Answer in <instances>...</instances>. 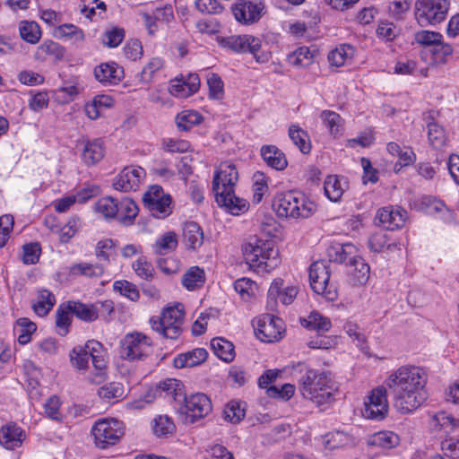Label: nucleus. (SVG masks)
<instances>
[{"label":"nucleus","mask_w":459,"mask_h":459,"mask_svg":"<svg viewBox=\"0 0 459 459\" xmlns=\"http://www.w3.org/2000/svg\"><path fill=\"white\" fill-rule=\"evenodd\" d=\"M385 384L394 407L401 414L414 411L427 399V375L421 368L402 366L388 376Z\"/></svg>","instance_id":"f257e3e1"},{"label":"nucleus","mask_w":459,"mask_h":459,"mask_svg":"<svg viewBox=\"0 0 459 459\" xmlns=\"http://www.w3.org/2000/svg\"><path fill=\"white\" fill-rule=\"evenodd\" d=\"M298 368L300 374L298 384L302 396L318 407L331 405L338 388L330 373L308 368L304 364H299Z\"/></svg>","instance_id":"f03ea898"},{"label":"nucleus","mask_w":459,"mask_h":459,"mask_svg":"<svg viewBox=\"0 0 459 459\" xmlns=\"http://www.w3.org/2000/svg\"><path fill=\"white\" fill-rule=\"evenodd\" d=\"M273 207L280 217L307 219L316 211V204L300 193L289 191L278 194Z\"/></svg>","instance_id":"7ed1b4c3"},{"label":"nucleus","mask_w":459,"mask_h":459,"mask_svg":"<svg viewBox=\"0 0 459 459\" xmlns=\"http://www.w3.org/2000/svg\"><path fill=\"white\" fill-rule=\"evenodd\" d=\"M184 311L183 306L178 304L163 309L160 317H152L150 324L152 329L165 338L177 339L182 331Z\"/></svg>","instance_id":"20e7f679"},{"label":"nucleus","mask_w":459,"mask_h":459,"mask_svg":"<svg viewBox=\"0 0 459 459\" xmlns=\"http://www.w3.org/2000/svg\"><path fill=\"white\" fill-rule=\"evenodd\" d=\"M449 0H416L415 18L422 26L436 25L446 19Z\"/></svg>","instance_id":"39448f33"},{"label":"nucleus","mask_w":459,"mask_h":459,"mask_svg":"<svg viewBox=\"0 0 459 459\" xmlns=\"http://www.w3.org/2000/svg\"><path fill=\"white\" fill-rule=\"evenodd\" d=\"M91 433L98 447L105 449L116 445L125 434L123 422L116 419L100 420L92 427Z\"/></svg>","instance_id":"423d86ee"},{"label":"nucleus","mask_w":459,"mask_h":459,"mask_svg":"<svg viewBox=\"0 0 459 459\" xmlns=\"http://www.w3.org/2000/svg\"><path fill=\"white\" fill-rule=\"evenodd\" d=\"M177 410L185 416L186 421L194 423L212 411V403L210 398L203 393L185 394L184 400L177 407Z\"/></svg>","instance_id":"0eeeda50"},{"label":"nucleus","mask_w":459,"mask_h":459,"mask_svg":"<svg viewBox=\"0 0 459 459\" xmlns=\"http://www.w3.org/2000/svg\"><path fill=\"white\" fill-rule=\"evenodd\" d=\"M151 347V339L143 333H127L120 342V357L129 361L142 360L148 356Z\"/></svg>","instance_id":"6e6552de"},{"label":"nucleus","mask_w":459,"mask_h":459,"mask_svg":"<svg viewBox=\"0 0 459 459\" xmlns=\"http://www.w3.org/2000/svg\"><path fill=\"white\" fill-rule=\"evenodd\" d=\"M331 276L330 262L319 260L314 262L309 267V281L313 290L328 299L335 297V288L329 282Z\"/></svg>","instance_id":"1a4fd4ad"},{"label":"nucleus","mask_w":459,"mask_h":459,"mask_svg":"<svg viewBox=\"0 0 459 459\" xmlns=\"http://www.w3.org/2000/svg\"><path fill=\"white\" fill-rule=\"evenodd\" d=\"M143 205L151 214L158 219L169 216L171 210V197L165 194L161 186L154 185L143 196Z\"/></svg>","instance_id":"9d476101"},{"label":"nucleus","mask_w":459,"mask_h":459,"mask_svg":"<svg viewBox=\"0 0 459 459\" xmlns=\"http://www.w3.org/2000/svg\"><path fill=\"white\" fill-rule=\"evenodd\" d=\"M387 390L384 386H378L371 391L365 403L362 414L366 419L382 420L388 413Z\"/></svg>","instance_id":"9b49d317"},{"label":"nucleus","mask_w":459,"mask_h":459,"mask_svg":"<svg viewBox=\"0 0 459 459\" xmlns=\"http://www.w3.org/2000/svg\"><path fill=\"white\" fill-rule=\"evenodd\" d=\"M238 180V173L233 163L222 162L214 172L212 179V192L214 195L234 191Z\"/></svg>","instance_id":"f8f14e48"},{"label":"nucleus","mask_w":459,"mask_h":459,"mask_svg":"<svg viewBox=\"0 0 459 459\" xmlns=\"http://www.w3.org/2000/svg\"><path fill=\"white\" fill-rule=\"evenodd\" d=\"M219 44L225 48L234 52H249L256 56V53L261 48V40L250 35H233L229 37H218ZM260 62L259 57H255Z\"/></svg>","instance_id":"ddd939ff"},{"label":"nucleus","mask_w":459,"mask_h":459,"mask_svg":"<svg viewBox=\"0 0 459 459\" xmlns=\"http://www.w3.org/2000/svg\"><path fill=\"white\" fill-rule=\"evenodd\" d=\"M256 337L264 342L279 340L282 333V321L279 317L265 315L256 320L255 326Z\"/></svg>","instance_id":"4468645a"},{"label":"nucleus","mask_w":459,"mask_h":459,"mask_svg":"<svg viewBox=\"0 0 459 459\" xmlns=\"http://www.w3.org/2000/svg\"><path fill=\"white\" fill-rule=\"evenodd\" d=\"M144 176L143 168L126 167L114 178L113 186L123 192L136 191Z\"/></svg>","instance_id":"2eb2a0df"},{"label":"nucleus","mask_w":459,"mask_h":459,"mask_svg":"<svg viewBox=\"0 0 459 459\" xmlns=\"http://www.w3.org/2000/svg\"><path fill=\"white\" fill-rule=\"evenodd\" d=\"M264 9L261 2L238 1L233 7V13L238 22L247 24L257 22Z\"/></svg>","instance_id":"dca6fc26"},{"label":"nucleus","mask_w":459,"mask_h":459,"mask_svg":"<svg viewBox=\"0 0 459 459\" xmlns=\"http://www.w3.org/2000/svg\"><path fill=\"white\" fill-rule=\"evenodd\" d=\"M283 281L281 279L274 280L269 290L267 295V307L273 310L277 305V299L284 305H289L293 302L298 294V289L294 286H289L281 290Z\"/></svg>","instance_id":"f3484780"},{"label":"nucleus","mask_w":459,"mask_h":459,"mask_svg":"<svg viewBox=\"0 0 459 459\" xmlns=\"http://www.w3.org/2000/svg\"><path fill=\"white\" fill-rule=\"evenodd\" d=\"M407 212L401 208L383 207L377 211L376 220L389 230L402 228L406 221Z\"/></svg>","instance_id":"a211bd4d"},{"label":"nucleus","mask_w":459,"mask_h":459,"mask_svg":"<svg viewBox=\"0 0 459 459\" xmlns=\"http://www.w3.org/2000/svg\"><path fill=\"white\" fill-rule=\"evenodd\" d=\"M94 76L104 85H116L124 77V70L117 64L102 63L94 69Z\"/></svg>","instance_id":"6ab92c4d"},{"label":"nucleus","mask_w":459,"mask_h":459,"mask_svg":"<svg viewBox=\"0 0 459 459\" xmlns=\"http://www.w3.org/2000/svg\"><path fill=\"white\" fill-rule=\"evenodd\" d=\"M215 199L219 206L225 208L232 215L244 213L249 207L248 202L236 196L234 191L217 194Z\"/></svg>","instance_id":"aec40b11"},{"label":"nucleus","mask_w":459,"mask_h":459,"mask_svg":"<svg viewBox=\"0 0 459 459\" xmlns=\"http://www.w3.org/2000/svg\"><path fill=\"white\" fill-rule=\"evenodd\" d=\"M24 438V431L15 424H6L0 429V445L6 449L20 447Z\"/></svg>","instance_id":"412c9836"},{"label":"nucleus","mask_w":459,"mask_h":459,"mask_svg":"<svg viewBox=\"0 0 459 459\" xmlns=\"http://www.w3.org/2000/svg\"><path fill=\"white\" fill-rule=\"evenodd\" d=\"M437 112L431 110L424 114V120L428 127V139L434 148H441L446 144V134L442 126L434 121Z\"/></svg>","instance_id":"4be33fe9"},{"label":"nucleus","mask_w":459,"mask_h":459,"mask_svg":"<svg viewBox=\"0 0 459 459\" xmlns=\"http://www.w3.org/2000/svg\"><path fill=\"white\" fill-rule=\"evenodd\" d=\"M157 392L164 398L173 400L178 406L184 400L186 394L183 383L175 378H169L160 382L157 387Z\"/></svg>","instance_id":"5701e85b"},{"label":"nucleus","mask_w":459,"mask_h":459,"mask_svg":"<svg viewBox=\"0 0 459 459\" xmlns=\"http://www.w3.org/2000/svg\"><path fill=\"white\" fill-rule=\"evenodd\" d=\"M117 212L115 218L123 225L128 226L134 223L138 214V206L133 199L123 198L116 201Z\"/></svg>","instance_id":"b1692460"},{"label":"nucleus","mask_w":459,"mask_h":459,"mask_svg":"<svg viewBox=\"0 0 459 459\" xmlns=\"http://www.w3.org/2000/svg\"><path fill=\"white\" fill-rule=\"evenodd\" d=\"M347 265L351 267L350 273L351 274L353 284L364 285L368 281L370 268L361 256L353 255L351 258H349Z\"/></svg>","instance_id":"393cba45"},{"label":"nucleus","mask_w":459,"mask_h":459,"mask_svg":"<svg viewBox=\"0 0 459 459\" xmlns=\"http://www.w3.org/2000/svg\"><path fill=\"white\" fill-rule=\"evenodd\" d=\"M261 155L264 162L276 170H282L288 165L285 154L274 145L263 146Z\"/></svg>","instance_id":"a878e982"},{"label":"nucleus","mask_w":459,"mask_h":459,"mask_svg":"<svg viewBox=\"0 0 459 459\" xmlns=\"http://www.w3.org/2000/svg\"><path fill=\"white\" fill-rule=\"evenodd\" d=\"M104 157L103 143L100 139L88 141L83 147L82 159L87 166L95 165Z\"/></svg>","instance_id":"bb28decb"},{"label":"nucleus","mask_w":459,"mask_h":459,"mask_svg":"<svg viewBox=\"0 0 459 459\" xmlns=\"http://www.w3.org/2000/svg\"><path fill=\"white\" fill-rule=\"evenodd\" d=\"M263 254L259 259V265H255V268L264 272H270L273 270L279 264V251L274 248L272 243L264 242Z\"/></svg>","instance_id":"cd10ccee"},{"label":"nucleus","mask_w":459,"mask_h":459,"mask_svg":"<svg viewBox=\"0 0 459 459\" xmlns=\"http://www.w3.org/2000/svg\"><path fill=\"white\" fill-rule=\"evenodd\" d=\"M207 351L204 349L197 348L191 351L178 355L174 359V366L178 368H192L205 361Z\"/></svg>","instance_id":"c85d7f7f"},{"label":"nucleus","mask_w":459,"mask_h":459,"mask_svg":"<svg viewBox=\"0 0 459 459\" xmlns=\"http://www.w3.org/2000/svg\"><path fill=\"white\" fill-rule=\"evenodd\" d=\"M183 238L189 249L195 250L204 242V232L196 222L189 221L184 225Z\"/></svg>","instance_id":"c756f323"},{"label":"nucleus","mask_w":459,"mask_h":459,"mask_svg":"<svg viewBox=\"0 0 459 459\" xmlns=\"http://www.w3.org/2000/svg\"><path fill=\"white\" fill-rule=\"evenodd\" d=\"M65 56V48L58 43L47 39L44 40L34 53V59L37 61H44L48 56H53L60 60Z\"/></svg>","instance_id":"7c9ffc66"},{"label":"nucleus","mask_w":459,"mask_h":459,"mask_svg":"<svg viewBox=\"0 0 459 459\" xmlns=\"http://www.w3.org/2000/svg\"><path fill=\"white\" fill-rule=\"evenodd\" d=\"M56 304V298L48 290H40L37 299L32 302L33 311L39 316H45L49 313Z\"/></svg>","instance_id":"2f4dec72"},{"label":"nucleus","mask_w":459,"mask_h":459,"mask_svg":"<svg viewBox=\"0 0 459 459\" xmlns=\"http://www.w3.org/2000/svg\"><path fill=\"white\" fill-rule=\"evenodd\" d=\"M264 241L257 238H251L242 247V252L246 262L253 268L259 265V259L263 254Z\"/></svg>","instance_id":"473e14b6"},{"label":"nucleus","mask_w":459,"mask_h":459,"mask_svg":"<svg viewBox=\"0 0 459 459\" xmlns=\"http://www.w3.org/2000/svg\"><path fill=\"white\" fill-rule=\"evenodd\" d=\"M211 347L214 354L225 362H230L235 358L233 343L224 338H213L211 341Z\"/></svg>","instance_id":"72a5a7b5"},{"label":"nucleus","mask_w":459,"mask_h":459,"mask_svg":"<svg viewBox=\"0 0 459 459\" xmlns=\"http://www.w3.org/2000/svg\"><path fill=\"white\" fill-rule=\"evenodd\" d=\"M67 309L76 317L85 322H92L98 318V311L93 305L69 301Z\"/></svg>","instance_id":"f704fd0d"},{"label":"nucleus","mask_w":459,"mask_h":459,"mask_svg":"<svg viewBox=\"0 0 459 459\" xmlns=\"http://www.w3.org/2000/svg\"><path fill=\"white\" fill-rule=\"evenodd\" d=\"M178 247L177 235L169 231L161 235L152 246L154 254L165 255L176 250Z\"/></svg>","instance_id":"c9c22d12"},{"label":"nucleus","mask_w":459,"mask_h":459,"mask_svg":"<svg viewBox=\"0 0 459 459\" xmlns=\"http://www.w3.org/2000/svg\"><path fill=\"white\" fill-rule=\"evenodd\" d=\"M301 325L318 333L327 332L332 327L331 320L316 311L311 312L307 318L301 320Z\"/></svg>","instance_id":"e433bc0d"},{"label":"nucleus","mask_w":459,"mask_h":459,"mask_svg":"<svg viewBox=\"0 0 459 459\" xmlns=\"http://www.w3.org/2000/svg\"><path fill=\"white\" fill-rule=\"evenodd\" d=\"M344 184L345 182L342 183L337 176H328L324 182V190L325 195L332 202L340 201L345 191Z\"/></svg>","instance_id":"4c0bfd02"},{"label":"nucleus","mask_w":459,"mask_h":459,"mask_svg":"<svg viewBox=\"0 0 459 459\" xmlns=\"http://www.w3.org/2000/svg\"><path fill=\"white\" fill-rule=\"evenodd\" d=\"M21 38L30 44H37L41 39V29L36 22L22 21L19 23Z\"/></svg>","instance_id":"58836bf2"},{"label":"nucleus","mask_w":459,"mask_h":459,"mask_svg":"<svg viewBox=\"0 0 459 459\" xmlns=\"http://www.w3.org/2000/svg\"><path fill=\"white\" fill-rule=\"evenodd\" d=\"M289 136L302 153L307 154L310 152L311 143L306 131L301 129L299 126L291 125L289 128Z\"/></svg>","instance_id":"ea45409f"},{"label":"nucleus","mask_w":459,"mask_h":459,"mask_svg":"<svg viewBox=\"0 0 459 459\" xmlns=\"http://www.w3.org/2000/svg\"><path fill=\"white\" fill-rule=\"evenodd\" d=\"M355 251L351 244L337 245L328 248L327 254L329 256L328 262H335L340 264L349 263V258H351Z\"/></svg>","instance_id":"a19ab883"},{"label":"nucleus","mask_w":459,"mask_h":459,"mask_svg":"<svg viewBox=\"0 0 459 459\" xmlns=\"http://www.w3.org/2000/svg\"><path fill=\"white\" fill-rule=\"evenodd\" d=\"M202 121V115L195 110H184L176 117V125L180 131H188Z\"/></svg>","instance_id":"79ce46f5"},{"label":"nucleus","mask_w":459,"mask_h":459,"mask_svg":"<svg viewBox=\"0 0 459 459\" xmlns=\"http://www.w3.org/2000/svg\"><path fill=\"white\" fill-rule=\"evenodd\" d=\"M204 281V272L198 266L190 267L182 277L183 286L189 290L201 287Z\"/></svg>","instance_id":"37998d69"},{"label":"nucleus","mask_w":459,"mask_h":459,"mask_svg":"<svg viewBox=\"0 0 459 459\" xmlns=\"http://www.w3.org/2000/svg\"><path fill=\"white\" fill-rule=\"evenodd\" d=\"M82 349L91 359L95 369H101L106 367V361L102 355V344L97 341H88Z\"/></svg>","instance_id":"c03bdc74"},{"label":"nucleus","mask_w":459,"mask_h":459,"mask_svg":"<svg viewBox=\"0 0 459 459\" xmlns=\"http://www.w3.org/2000/svg\"><path fill=\"white\" fill-rule=\"evenodd\" d=\"M353 54L354 48L345 44L332 50L328 55V60L331 65L340 67L344 65L348 59H351Z\"/></svg>","instance_id":"a18cd8bd"},{"label":"nucleus","mask_w":459,"mask_h":459,"mask_svg":"<svg viewBox=\"0 0 459 459\" xmlns=\"http://www.w3.org/2000/svg\"><path fill=\"white\" fill-rule=\"evenodd\" d=\"M313 59L314 53L307 47H300L288 56V62L295 67H306Z\"/></svg>","instance_id":"49530a36"},{"label":"nucleus","mask_w":459,"mask_h":459,"mask_svg":"<svg viewBox=\"0 0 459 459\" xmlns=\"http://www.w3.org/2000/svg\"><path fill=\"white\" fill-rule=\"evenodd\" d=\"M37 325L26 317L19 318L16 321L15 331L18 333V342L20 344L30 342L31 334L36 331Z\"/></svg>","instance_id":"de8ad7c7"},{"label":"nucleus","mask_w":459,"mask_h":459,"mask_svg":"<svg viewBox=\"0 0 459 459\" xmlns=\"http://www.w3.org/2000/svg\"><path fill=\"white\" fill-rule=\"evenodd\" d=\"M70 273L74 275H83L87 277H100L104 273V267L100 264L80 263L73 265Z\"/></svg>","instance_id":"09e8293b"},{"label":"nucleus","mask_w":459,"mask_h":459,"mask_svg":"<svg viewBox=\"0 0 459 459\" xmlns=\"http://www.w3.org/2000/svg\"><path fill=\"white\" fill-rule=\"evenodd\" d=\"M61 401L58 396H50L44 403V414L47 418L62 422L64 420V414L60 410Z\"/></svg>","instance_id":"8fccbe9b"},{"label":"nucleus","mask_w":459,"mask_h":459,"mask_svg":"<svg viewBox=\"0 0 459 459\" xmlns=\"http://www.w3.org/2000/svg\"><path fill=\"white\" fill-rule=\"evenodd\" d=\"M433 422L436 428L438 427L446 434L450 433L459 427V420L455 419L445 411H439L433 416Z\"/></svg>","instance_id":"3c124183"},{"label":"nucleus","mask_w":459,"mask_h":459,"mask_svg":"<svg viewBox=\"0 0 459 459\" xmlns=\"http://www.w3.org/2000/svg\"><path fill=\"white\" fill-rule=\"evenodd\" d=\"M400 442L397 434L392 431H380L372 437L371 443L383 448H393Z\"/></svg>","instance_id":"603ef678"},{"label":"nucleus","mask_w":459,"mask_h":459,"mask_svg":"<svg viewBox=\"0 0 459 459\" xmlns=\"http://www.w3.org/2000/svg\"><path fill=\"white\" fill-rule=\"evenodd\" d=\"M253 199L255 204H258L268 191V178L263 172L256 171L253 176Z\"/></svg>","instance_id":"864d4df0"},{"label":"nucleus","mask_w":459,"mask_h":459,"mask_svg":"<svg viewBox=\"0 0 459 459\" xmlns=\"http://www.w3.org/2000/svg\"><path fill=\"white\" fill-rule=\"evenodd\" d=\"M176 429V426L173 420L169 418L167 415L159 416L153 420V431L154 434L160 437H166L169 434H172Z\"/></svg>","instance_id":"5fc2aeb1"},{"label":"nucleus","mask_w":459,"mask_h":459,"mask_svg":"<svg viewBox=\"0 0 459 459\" xmlns=\"http://www.w3.org/2000/svg\"><path fill=\"white\" fill-rule=\"evenodd\" d=\"M320 117L325 122L332 134L337 135L341 133L342 119L339 114L331 110H324L321 113Z\"/></svg>","instance_id":"6e6d98bb"},{"label":"nucleus","mask_w":459,"mask_h":459,"mask_svg":"<svg viewBox=\"0 0 459 459\" xmlns=\"http://www.w3.org/2000/svg\"><path fill=\"white\" fill-rule=\"evenodd\" d=\"M55 33L59 38H69L75 41H83L84 40V33L83 31L71 23H65L58 26Z\"/></svg>","instance_id":"4d7b16f0"},{"label":"nucleus","mask_w":459,"mask_h":459,"mask_svg":"<svg viewBox=\"0 0 459 459\" xmlns=\"http://www.w3.org/2000/svg\"><path fill=\"white\" fill-rule=\"evenodd\" d=\"M98 394L101 399L111 400L121 398L124 395L123 385L117 382H112L101 386L98 390Z\"/></svg>","instance_id":"13d9d810"},{"label":"nucleus","mask_w":459,"mask_h":459,"mask_svg":"<svg viewBox=\"0 0 459 459\" xmlns=\"http://www.w3.org/2000/svg\"><path fill=\"white\" fill-rule=\"evenodd\" d=\"M116 199L110 196H106L98 201L96 204V211L101 213L105 218H115L117 212Z\"/></svg>","instance_id":"bf43d9fd"},{"label":"nucleus","mask_w":459,"mask_h":459,"mask_svg":"<svg viewBox=\"0 0 459 459\" xmlns=\"http://www.w3.org/2000/svg\"><path fill=\"white\" fill-rule=\"evenodd\" d=\"M113 288L132 301H136L140 297L135 285L127 281H117L114 282Z\"/></svg>","instance_id":"052dcab7"},{"label":"nucleus","mask_w":459,"mask_h":459,"mask_svg":"<svg viewBox=\"0 0 459 459\" xmlns=\"http://www.w3.org/2000/svg\"><path fill=\"white\" fill-rule=\"evenodd\" d=\"M387 235L383 231H379L371 235L368 240V244L370 249L374 252H381L385 249V247L391 249L392 247H396V244H387Z\"/></svg>","instance_id":"680f3d73"},{"label":"nucleus","mask_w":459,"mask_h":459,"mask_svg":"<svg viewBox=\"0 0 459 459\" xmlns=\"http://www.w3.org/2000/svg\"><path fill=\"white\" fill-rule=\"evenodd\" d=\"M125 30L119 28H112L106 30L102 37V42L108 48L117 47L124 39Z\"/></svg>","instance_id":"e2e57ef3"},{"label":"nucleus","mask_w":459,"mask_h":459,"mask_svg":"<svg viewBox=\"0 0 459 459\" xmlns=\"http://www.w3.org/2000/svg\"><path fill=\"white\" fill-rule=\"evenodd\" d=\"M223 413L225 420L232 423L239 422L245 417L244 409L241 408L239 403L234 401L227 404Z\"/></svg>","instance_id":"0e129e2a"},{"label":"nucleus","mask_w":459,"mask_h":459,"mask_svg":"<svg viewBox=\"0 0 459 459\" xmlns=\"http://www.w3.org/2000/svg\"><path fill=\"white\" fill-rule=\"evenodd\" d=\"M255 283L248 278H241L234 282L235 290L246 299L255 293Z\"/></svg>","instance_id":"69168bd1"},{"label":"nucleus","mask_w":459,"mask_h":459,"mask_svg":"<svg viewBox=\"0 0 459 459\" xmlns=\"http://www.w3.org/2000/svg\"><path fill=\"white\" fill-rule=\"evenodd\" d=\"M70 359L74 367L78 369H85L88 367L90 357L82 349V346H77L73 349Z\"/></svg>","instance_id":"338daca9"},{"label":"nucleus","mask_w":459,"mask_h":459,"mask_svg":"<svg viewBox=\"0 0 459 459\" xmlns=\"http://www.w3.org/2000/svg\"><path fill=\"white\" fill-rule=\"evenodd\" d=\"M39 243H30L23 246L22 261L26 264H34L39 261L40 255Z\"/></svg>","instance_id":"774afa93"}]
</instances>
